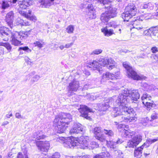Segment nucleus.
Returning <instances> with one entry per match:
<instances>
[{
    "mask_svg": "<svg viewBox=\"0 0 158 158\" xmlns=\"http://www.w3.org/2000/svg\"><path fill=\"white\" fill-rule=\"evenodd\" d=\"M119 98L117 97L113 104L118 106L114 107L111 113V115L114 117L118 116V120L120 122L130 123L135 121L137 120L136 114L133 108L131 107H128L127 104H124L123 101L119 100Z\"/></svg>",
    "mask_w": 158,
    "mask_h": 158,
    "instance_id": "f257e3e1",
    "label": "nucleus"
},
{
    "mask_svg": "<svg viewBox=\"0 0 158 158\" xmlns=\"http://www.w3.org/2000/svg\"><path fill=\"white\" fill-rule=\"evenodd\" d=\"M32 30H33L24 32H12L7 28L1 27L0 28V37L4 41H8L9 38L10 37L12 44L15 46H19L21 44V42L19 40L25 39L31 34Z\"/></svg>",
    "mask_w": 158,
    "mask_h": 158,
    "instance_id": "f03ea898",
    "label": "nucleus"
},
{
    "mask_svg": "<svg viewBox=\"0 0 158 158\" xmlns=\"http://www.w3.org/2000/svg\"><path fill=\"white\" fill-rule=\"evenodd\" d=\"M89 137L87 136H82L79 138L71 136L67 139L60 137L56 139L57 141L62 143L63 146L67 148L79 145L80 148L83 149L86 148L88 145Z\"/></svg>",
    "mask_w": 158,
    "mask_h": 158,
    "instance_id": "7ed1b4c3",
    "label": "nucleus"
},
{
    "mask_svg": "<svg viewBox=\"0 0 158 158\" xmlns=\"http://www.w3.org/2000/svg\"><path fill=\"white\" fill-rule=\"evenodd\" d=\"M72 120V116L69 113H61L56 116L53 123L56 132L59 133L64 132Z\"/></svg>",
    "mask_w": 158,
    "mask_h": 158,
    "instance_id": "20e7f679",
    "label": "nucleus"
},
{
    "mask_svg": "<svg viewBox=\"0 0 158 158\" xmlns=\"http://www.w3.org/2000/svg\"><path fill=\"white\" fill-rule=\"evenodd\" d=\"M118 97L120 100L121 99L123 101V102L124 104H127L130 100L136 101L139 98V94L137 90H128L125 89L121 91Z\"/></svg>",
    "mask_w": 158,
    "mask_h": 158,
    "instance_id": "39448f33",
    "label": "nucleus"
},
{
    "mask_svg": "<svg viewBox=\"0 0 158 158\" xmlns=\"http://www.w3.org/2000/svg\"><path fill=\"white\" fill-rule=\"evenodd\" d=\"M137 9L133 4H131L126 6L125 11L122 15V17L124 21H128L130 19L135 15Z\"/></svg>",
    "mask_w": 158,
    "mask_h": 158,
    "instance_id": "423d86ee",
    "label": "nucleus"
},
{
    "mask_svg": "<svg viewBox=\"0 0 158 158\" xmlns=\"http://www.w3.org/2000/svg\"><path fill=\"white\" fill-rule=\"evenodd\" d=\"M117 13L115 8L111 7H107V10L102 14L100 19L103 22H107L109 20L116 16Z\"/></svg>",
    "mask_w": 158,
    "mask_h": 158,
    "instance_id": "0eeeda50",
    "label": "nucleus"
},
{
    "mask_svg": "<svg viewBox=\"0 0 158 158\" xmlns=\"http://www.w3.org/2000/svg\"><path fill=\"white\" fill-rule=\"evenodd\" d=\"M123 65L127 71V75L129 77H130L133 80H141L143 79V76L142 75L138 74L133 70L132 67L129 65L128 63L126 62H123Z\"/></svg>",
    "mask_w": 158,
    "mask_h": 158,
    "instance_id": "6e6552de",
    "label": "nucleus"
},
{
    "mask_svg": "<svg viewBox=\"0 0 158 158\" xmlns=\"http://www.w3.org/2000/svg\"><path fill=\"white\" fill-rule=\"evenodd\" d=\"M100 65L106 66L109 69H112L114 67L115 62L112 58L106 59L104 57H101L98 60Z\"/></svg>",
    "mask_w": 158,
    "mask_h": 158,
    "instance_id": "1a4fd4ad",
    "label": "nucleus"
},
{
    "mask_svg": "<svg viewBox=\"0 0 158 158\" xmlns=\"http://www.w3.org/2000/svg\"><path fill=\"white\" fill-rule=\"evenodd\" d=\"M36 144L38 149L41 151L47 152L50 148V144L47 141H37Z\"/></svg>",
    "mask_w": 158,
    "mask_h": 158,
    "instance_id": "9d476101",
    "label": "nucleus"
},
{
    "mask_svg": "<svg viewBox=\"0 0 158 158\" xmlns=\"http://www.w3.org/2000/svg\"><path fill=\"white\" fill-rule=\"evenodd\" d=\"M116 96H114L112 98L106 99L104 103L101 105L99 104L98 106L99 110L101 111H106L109 107L110 105L112 104L113 100L116 99Z\"/></svg>",
    "mask_w": 158,
    "mask_h": 158,
    "instance_id": "9b49d317",
    "label": "nucleus"
},
{
    "mask_svg": "<svg viewBox=\"0 0 158 158\" xmlns=\"http://www.w3.org/2000/svg\"><path fill=\"white\" fill-rule=\"evenodd\" d=\"M79 110L81 114L80 116L83 117L86 119L90 120L91 118L88 116V113L92 112V110L89 108L85 105H81L80 107Z\"/></svg>",
    "mask_w": 158,
    "mask_h": 158,
    "instance_id": "f8f14e48",
    "label": "nucleus"
},
{
    "mask_svg": "<svg viewBox=\"0 0 158 158\" xmlns=\"http://www.w3.org/2000/svg\"><path fill=\"white\" fill-rule=\"evenodd\" d=\"M82 125L79 123H75L71 129L69 133L70 134H78L82 132L83 131Z\"/></svg>",
    "mask_w": 158,
    "mask_h": 158,
    "instance_id": "ddd939ff",
    "label": "nucleus"
},
{
    "mask_svg": "<svg viewBox=\"0 0 158 158\" xmlns=\"http://www.w3.org/2000/svg\"><path fill=\"white\" fill-rule=\"evenodd\" d=\"M94 131L96 139L102 142L105 140L103 135L101 133V130L100 127H95L94 129Z\"/></svg>",
    "mask_w": 158,
    "mask_h": 158,
    "instance_id": "4468645a",
    "label": "nucleus"
},
{
    "mask_svg": "<svg viewBox=\"0 0 158 158\" xmlns=\"http://www.w3.org/2000/svg\"><path fill=\"white\" fill-rule=\"evenodd\" d=\"M154 7V4L151 2L148 3H139L138 5V11L142 12H143V11L142 10L143 9H148V10H152Z\"/></svg>",
    "mask_w": 158,
    "mask_h": 158,
    "instance_id": "2eb2a0df",
    "label": "nucleus"
},
{
    "mask_svg": "<svg viewBox=\"0 0 158 158\" xmlns=\"http://www.w3.org/2000/svg\"><path fill=\"white\" fill-rule=\"evenodd\" d=\"M19 13L21 15L28 19L34 22H35L37 20V18L34 15H31V11L30 10H28L27 13H26L23 10L20 11Z\"/></svg>",
    "mask_w": 158,
    "mask_h": 158,
    "instance_id": "dca6fc26",
    "label": "nucleus"
},
{
    "mask_svg": "<svg viewBox=\"0 0 158 158\" xmlns=\"http://www.w3.org/2000/svg\"><path fill=\"white\" fill-rule=\"evenodd\" d=\"M100 64L99 62L96 60L93 61L92 62H90L88 64L87 67L89 68H92L94 70H97L99 72L101 73L102 71L101 68H100Z\"/></svg>",
    "mask_w": 158,
    "mask_h": 158,
    "instance_id": "f3484780",
    "label": "nucleus"
},
{
    "mask_svg": "<svg viewBox=\"0 0 158 158\" xmlns=\"http://www.w3.org/2000/svg\"><path fill=\"white\" fill-rule=\"evenodd\" d=\"M87 8L88 9V16L90 19H94L96 17L95 9L91 3L88 4Z\"/></svg>",
    "mask_w": 158,
    "mask_h": 158,
    "instance_id": "a211bd4d",
    "label": "nucleus"
},
{
    "mask_svg": "<svg viewBox=\"0 0 158 158\" xmlns=\"http://www.w3.org/2000/svg\"><path fill=\"white\" fill-rule=\"evenodd\" d=\"M79 87V82L76 80L70 82L68 86L69 90L72 91H77Z\"/></svg>",
    "mask_w": 158,
    "mask_h": 158,
    "instance_id": "6ab92c4d",
    "label": "nucleus"
},
{
    "mask_svg": "<svg viewBox=\"0 0 158 158\" xmlns=\"http://www.w3.org/2000/svg\"><path fill=\"white\" fill-rule=\"evenodd\" d=\"M33 137L37 139L40 140L44 139L47 136L42 131H39L34 133L33 135Z\"/></svg>",
    "mask_w": 158,
    "mask_h": 158,
    "instance_id": "aec40b11",
    "label": "nucleus"
},
{
    "mask_svg": "<svg viewBox=\"0 0 158 158\" xmlns=\"http://www.w3.org/2000/svg\"><path fill=\"white\" fill-rule=\"evenodd\" d=\"M145 146V143H144L140 147L135 149L134 152V155L137 158H140L142 156V150Z\"/></svg>",
    "mask_w": 158,
    "mask_h": 158,
    "instance_id": "412c9836",
    "label": "nucleus"
},
{
    "mask_svg": "<svg viewBox=\"0 0 158 158\" xmlns=\"http://www.w3.org/2000/svg\"><path fill=\"white\" fill-rule=\"evenodd\" d=\"M106 142L107 147L110 148L114 149L116 148L117 144H121L123 142V141L121 139H118L116 142L112 141H106Z\"/></svg>",
    "mask_w": 158,
    "mask_h": 158,
    "instance_id": "4be33fe9",
    "label": "nucleus"
},
{
    "mask_svg": "<svg viewBox=\"0 0 158 158\" xmlns=\"http://www.w3.org/2000/svg\"><path fill=\"white\" fill-rule=\"evenodd\" d=\"M131 24L133 26V28H136L138 30L143 28L140 23V21L138 19H135L132 21H131Z\"/></svg>",
    "mask_w": 158,
    "mask_h": 158,
    "instance_id": "5701e85b",
    "label": "nucleus"
},
{
    "mask_svg": "<svg viewBox=\"0 0 158 158\" xmlns=\"http://www.w3.org/2000/svg\"><path fill=\"white\" fill-rule=\"evenodd\" d=\"M116 78L114 75L113 74L109 72L106 73L105 74H103L101 82H103L105 80H108L109 79L113 80H114Z\"/></svg>",
    "mask_w": 158,
    "mask_h": 158,
    "instance_id": "b1692460",
    "label": "nucleus"
},
{
    "mask_svg": "<svg viewBox=\"0 0 158 158\" xmlns=\"http://www.w3.org/2000/svg\"><path fill=\"white\" fill-rule=\"evenodd\" d=\"M108 27H106L102 29V32L103 33L104 35L106 36H109L113 34H115L114 31L112 29H108Z\"/></svg>",
    "mask_w": 158,
    "mask_h": 158,
    "instance_id": "393cba45",
    "label": "nucleus"
},
{
    "mask_svg": "<svg viewBox=\"0 0 158 158\" xmlns=\"http://www.w3.org/2000/svg\"><path fill=\"white\" fill-rule=\"evenodd\" d=\"M19 4L20 8L25 9L30 6V3L28 0H23L19 1Z\"/></svg>",
    "mask_w": 158,
    "mask_h": 158,
    "instance_id": "a878e982",
    "label": "nucleus"
},
{
    "mask_svg": "<svg viewBox=\"0 0 158 158\" xmlns=\"http://www.w3.org/2000/svg\"><path fill=\"white\" fill-rule=\"evenodd\" d=\"M14 14L11 11L8 13L6 16V20L8 24H11L14 19Z\"/></svg>",
    "mask_w": 158,
    "mask_h": 158,
    "instance_id": "bb28decb",
    "label": "nucleus"
},
{
    "mask_svg": "<svg viewBox=\"0 0 158 158\" xmlns=\"http://www.w3.org/2000/svg\"><path fill=\"white\" fill-rule=\"evenodd\" d=\"M40 6L42 7L48 8L51 6V3L49 0H40Z\"/></svg>",
    "mask_w": 158,
    "mask_h": 158,
    "instance_id": "cd10ccee",
    "label": "nucleus"
},
{
    "mask_svg": "<svg viewBox=\"0 0 158 158\" xmlns=\"http://www.w3.org/2000/svg\"><path fill=\"white\" fill-rule=\"evenodd\" d=\"M151 98L152 97L150 95L147 94H143L141 97V99L143 104L147 103V102L150 101Z\"/></svg>",
    "mask_w": 158,
    "mask_h": 158,
    "instance_id": "c85d7f7f",
    "label": "nucleus"
},
{
    "mask_svg": "<svg viewBox=\"0 0 158 158\" xmlns=\"http://www.w3.org/2000/svg\"><path fill=\"white\" fill-rule=\"evenodd\" d=\"M110 156V154L107 152H104L97 154L95 156L94 158H108Z\"/></svg>",
    "mask_w": 158,
    "mask_h": 158,
    "instance_id": "c756f323",
    "label": "nucleus"
},
{
    "mask_svg": "<svg viewBox=\"0 0 158 158\" xmlns=\"http://www.w3.org/2000/svg\"><path fill=\"white\" fill-rule=\"evenodd\" d=\"M124 135L126 137L131 138L132 136L135 134V132L133 131H131L130 130L126 128L123 131Z\"/></svg>",
    "mask_w": 158,
    "mask_h": 158,
    "instance_id": "7c9ffc66",
    "label": "nucleus"
},
{
    "mask_svg": "<svg viewBox=\"0 0 158 158\" xmlns=\"http://www.w3.org/2000/svg\"><path fill=\"white\" fill-rule=\"evenodd\" d=\"M142 139V136L139 134L134 136L132 139L136 143V145H137L141 141Z\"/></svg>",
    "mask_w": 158,
    "mask_h": 158,
    "instance_id": "2f4dec72",
    "label": "nucleus"
},
{
    "mask_svg": "<svg viewBox=\"0 0 158 158\" xmlns=\"http://www.w3.org/2000/svg\"><path fill=\"white\" fill-rule=\"evenodd\" d=\"M137 146L136 143L132 139L131 140H130L127 142V145L125 147L126 148L127 147L134 148L136 147Z\"/></svg>",
    "mask_w": 158,
    "mask_h": 158,
    "instance_id": "473e14b6",
    "label": "nucleus"
},
{
    "mask_svg": "<svg viewBox=\"0 0 158 158\" xmlns=\"http://www.w3.org/2000/svg\"><path fill=\"white\" fill-rule=\"evenodd\" d=\"M114 154L118 158H123V154L120 150L117 149L114 150Z\"/></svg>",
    "mask_w": 158,
    "mask_h": 158,
    "instance_id": "72a5a7b5",
    "label": "nucleus"
},
{
    "mask_svg": "<svg viewBox=\"0 0 158 158\" xmlns=\"http://www.w3.org/2000/svg\"><path fill=\"white\" fill-rule=\"evenodd\" d=\"M18 21H19L18 23H17L18 25H20L22 26H27L30 25V23L28 21H23V20H21L20 18L18 19Z\"/></svg>",
    "mask_w": 158,
    "mask_h": 158,
    "instance_id": "f704fd0d",
    "label": "nucleus"
},
{
    "mask_svg": "<svg viewBox=\"0 0 158 158\" xmlns=\"http://www.w3.org/2000/svg\"><path fill=\"white\" fill-rule=\"evenodd\" d=\"M118 25H117L116 22L114 21H111L107 24L106 27H112L114 28H118Z\"/></svg>",
    "mask_w": 158,
    "mask_h": 158,
    "instance_id": "c9c22d12",
    "label": "nucleus"
},
{
    "mask_svg": "<svg viewBox=\"0 0 158 158\" xmlns=\"http://www.w3.org/2000/svg\"><path fill=\"white\" fill-rule=\"evenodd\" d=\"M158 140V138H157L156 139H148L146 141V143H145V144H148V145H147L145 147L147 148V147L150 144L154 142H155Z\"/></svg>",
    "mask_w": 158,
    "mask_h": 158,
    "instance_id": "e433bc0d",
    "label": "nucleus"
},
{
    "mask_svg": "<svg viewBox=\"0 0 158 158\" xmlns=\"http://www.w3.org/2000/svg\"><path fill=\"white\" fill-rule=\"evenodd\" d=\"M35 47H37L39 48H41L43 47L44 45V42L42 40L36 41L33 43Z\"/></svg>",
    "mask_w": 158,
    "mask_h": 158,
    "instance_id": "4c0bfd02",
    "label": "nucleus"
},
{
    "mask_svg": "<svg viewBox=\"0 0 158 158\" xmlns=\"http://www.w3.org/2000/svg\"><path fill=\"white\" fill-rule=\"evenodd\" d=\"M152 31V35L154 36H157L158 37V35L157 34L158 33V26L156 27H151Z\"/></svg>",
    "mask_w": 158,
    "mask_h": 158,
    "instance_id": "58836bf2",
    "label": "nucleus"
},
{
    "mask_svg": "<svg viewBox=\"0 0 158 158\" xmlns=\"http://www.w3.org/2000/svg\"><path fill=\"white\" fill-rule=\"evenodd\" d=\"M74 27L72 25H70L67 27L66 28V32L69 34L73 33V32Z\"/></svg>",
    "mask_w": 158,
    "mask_h": 158,
    "instance_id": "ea45409f",
    "label": "nucleus"
},
{
    "mask_svg": "<svg viewBox=\"0 0 158 158\" xmlns=\"http://www.w3.org/2000/svg\"><path fill=\"white\" fill-rule=\"evenodd\" d=\"M1 45L5 47L9 52H10L12 49L10 44L8 43H1Z\"/></svg>",
    "mask_w": 158,
    "mask_h": 158,
    "instance_id": "a19ab883",
    "label": "nucleus"
},
{
    "mask_svg": "<svg viewBox=\"0 0 158 158\" xmlns=\"http://www.w3.org/2000/svg\"><path fill=\"white\" fill-rule=\"evenodd\" d=\"M143 89L145 91H149L152 90V86L149 85L147 83H144L143 85Z\"/></svg>",
    "mask_w": 158,
    "mask_h": 158,
    "instance_id": "79ce46f5",
    "label": "nucleus"
},
{
    "mask_svg": "<svg viewBox=\"0 0 158 158\" xmlns=\"http://www.w3.org/2000/svg\"><path fill=\"white\" fill-rule=\"evenodd\" d=\"M104 133L109 137L112 136L114 135V133L111 130H107L104 129L103 130Z\"/></svg>",
    "mask_w": 158,
    "mask_h": 158,
    "instance_id": "37998d69",
    "label": "nucleus"
},
{
    "mask_svg": "<svg viewBox=\"0 0 158 158\" xmlns=\"http://www.w3.org/2000/svg\"><path fill=\"white\" fill-rule=\"evenodd\" d=\"M151 27H150L148 29L145 30L144 31L143 35L144 36H150L151 35V33H152V31Z\"/></svg>",
    "mask_w": 158,
    "mask_h": 158,
    "instance_id": "c03bdc74",
    "label": "nucleus"
},
{
    "mask_svg": "<svg viewBox=\"0 0 158 158\" xmlns=\"http://www.w3.org/2000/svg\"><path fill=\"white\" fill-rule=\"evenodd\" d=\"M88 146L86 148H88ZM98 147V144L95 142H92L90 143V145L88 148H91L92 149L94 148H96Z\"/></svg>",
    "mask_w": 158,
    "mask_h": 158,
    "instance_id": "a18cd8bd",
    "label": "nucleus"
},
{
    "mask_svg": "<svg viewBox=\"0 0 158 158\" xmlns=\"http://www.w3.org/2000/svg\"><path fill=\"white\" fill-rule=\"evenodd\" d=\"M89 155H84L83 156H77L75 157L73 156H66L65 158H89Z\"/></svg>",
    "mask_w": 158,
    "mask_h": 158,
    "instance_id": "49530a36",
    "label": "nucleus"
},
{
    "mask_svg": "<svg viewBox=\"0 0 158 158\" xmlns=\"http://www.w3.org/2000/svg\"><path fill=\"white\" fill-rule=\"evenodd\" d=\"M149 120V118L148 117L145 118H142L140 120V123L143 125L145 126L146 125V123L148 122Z\"/></svg>",
    "mask_w": 158,
    "mask_h": 158,
    "instance_id": "de8ad7c7",
    "label": "nucleus"
},
{
    "mask_svg": "<svg viewBox=\"0 0 158 158\" xmlns=\"http://www.w3.org/2000/svg\"><path fill=\"white\" fill-rule=\"evenodd\" d=\"M102 52V50L101 49H95L91 53V55H98L101 54Z\"/></svg>",
    "mask_w": 158,
    "mask_h": 158,
    "instance_id": "09e8293b",
    "label": "nucleus"
},
{
    "mask_svg": "<svg viewBox=\"0 0 158 158\" xmlns=\"http://www.w3.org/2000/svg\"><path fill=\"white\" fill-rule=\"evenodd\" d=\"M2 8L3 9H5L9 6V5L6 2L2 1L1 3Z\"/></svg>",
    "mask_w": 158,
    "mask_h": 158,
    "instance_id": "8fccbe9b",
    "label": "nucleus"
},
{
    "mask_svg": "<svg viewBox=\"0 0 158 158\" xmlns=\"http://www.w3.org/2000/svg\"><path fill=\"white\" fill-rule=\"evenodd\" d=\"M128 128V125H125L123 124H120L118 126V129L119 130L120 129H122V130L123 131L126 128L127 129Z\"/></svg>",
    "mask_w": 158,
    "mask_h": 158,
    "instance_id": "3c124183",
    "label": "nucleus"
},
{
    "mask_svg": "<svg viewBox=\"0 0 158 158\" xmlns=\"http://www.w3.org/2000/svg\"><path fill=\"white\" fill-rule=\"evenodd\" d=\"M151 117V119L150 121L156 119L158 117V114L157 113L154 111L152 114Z\"/></svg>",
    "mask_w": 158,
    "mask_h": 158,
    "instance_id": "603ef678",
    "label": "nucleus"
},
{
    "mask_svg": "<svg viewBox=\"0 0 158 158\" xmlns=\"http://www.w3.org/2000/svg\"><path fill=\"white\" fill-rule=\"evenodd\" d=\"M23 50L26 51L27 52H30L31 51V50L28 47H20L19 48V50Z\"/></svg>",
    "mask_w": 158,
    "mask_h": 158,
    "instance_id": "864d4df0",
    "label": "nucleus"
},
{
    "mask_svg": "<svg viewBox=\"0 0 158 158\" xmlns=\"http://www.w3.org/2000/svg\"><path fill=\"white\" fill-rule=\"evenodd\" d=\"M40 78V77L39 75H36L31 80V82L32 83L35 81H37Z\"/></svg>",
    "mask_w": 158,
    "mask_h": 158,
    "instance_id": "5fc2aeb1",
    "label": "nucleus"
},
{
    "mask_svg": "<svg viewBox=\"0 0 158 158\" xmlns=\"http://www.w3.org/2000/svg\"><path fill=\"white\" fill-rule=\"evenodd\" d=\"M151 57V58L154 59V62L158 61V54L152 55Z\"/></svg>",
    "mask_w": 158,
    "mask_h": 158,
    "instance_id": "6e6d98bb",
    "label": "nucleus"
},
{
    "mask_svg": "<svg viewBox=\"0 0 158 158\" xmlns=\"http://www.w3.org/2000/svg\"><path fill=\"white\" fill-rule=\"evenodd\" d=\"M151 101L147 102V103H145L143 104L148 108H151L153 106V103H152Z\"/></svg>",
    "mask_w": 158,
    "mask_h": 158,
    "instance_id": "4d7b16f0",
    "label": "nucleus"
},
{
    "mask_svg": "<svg viewBox=\"0 0 158 158\" xmlns=\"http://www.w3.org/2000/svg\"><path fill=\"white\" fill-rule=\"evenodd\" d=\"M151 50L153 53H156L158 52V48L156 47H152Z\"/></svg>",
    "mask_w": 158,
    "mask_h": 158,
    "instance_id": "13d9d810",
    "label": "nucleus"
},
{
    "mask_svg": "<svg viewBox=\"0 0 158 158\" xmlns=\"http://www.w3.org/2000/svg\"><path fill=\"white\" fill-rule=\"evenodd\" d=\"M73 44V42L69 44H67L65 45L64 47L66 48H69L71 47Z\"/></svg>",
    "mask_w": 158,
    "mask_h": 158,
    "instance_id": "bf43d9fd",
    "label": "nucleus"
},
{
    "mask_svg": "<svg viewBox=\"0 0 158 158\" xmlns=\"http://www.w3.org/2000/svg\"><path fill=\"white\" fill-rule=\"evenodd\" d=\"M25 60L26 62L29 64H31V60L27 56H25Z\"/></svg>",
    "mask_w": 158,
    "mask_h": 158,
    "instance_id": "052dcab7",
    "label": "nucleus"
},
{
    "mask_svg": "<svg viewBox=\"0 0 158 158\" xmlns=\"http://www.w3.org/2000/svg\"><path fill=\"white\" fill-rule=\"evenodd\" d=\"M17 158H25V157L21 152H19L17 154Z\"/></svg>",
    "mask_w": 158,
    "mask_h": 158,
    "instance_id": "680f3d73",
    "label": "nucleus"
},
{
    "mask_svg": "<svg viewBox=\"0 0 158 158\" xmlns=\"http://www.w3.org/2000/svg\"><path fill=\"white\" fill-rule=\"evenodd\" d=\"M4 53V48L3 47L0 46V55H3Z\"/></svg>",
    "mask_w": 158,
    "mask_h": 158,
    "instance_id": "e2e57ef3",
    "label": "nucleus"
},
{
    "mask_svg": "<svg viewBox=\"0 0 158 158\" xmlns=\"http://www.w3.org/2000/svg\"><path fill=\"white\" fill-rule=\"evenodd\" d=\"M44 154L42 153L41 154V155L39 156L38 158H48V155L47 153L45 154V155L44 158Z\"/></svg>",
    "mask_w": 158,
    "mask_h": 158,
    "instance_id": "0e129e2a",
    "label": "nucleus"
},
{
    "mask_svg": "<svg viewBox=\"0 0 158 158\" xmlns=\"http://www.w3.org/2000/svg\"><path fill=\"white\" fill-rule=\"evenodd\" d=\"M15 117L18 118H23V117L21 116V114L19 113H16L15 114Z\"/></svg>",
    "mask_w": 158,
    "mask_h": 158,
    "instance_id": "69168bd1",
    "label": "nucleus"
},
{
    "mask_svg": "<svg viewBox=\"0 0 158 158\" xmlns=\"http://www.w3.org/2000/svg\"><path fill=\"white\" fill-rule=\"evenodd\" d=\"M9 123V122H8V121H5L4 122H3L2 123V124L1 125V126H5V125H7Z\"/></svg>",
    "mask_w": 158,
    "mask_h": 158,
    "instance_id": "338daca9",
    "label": "nucleus"
},
{
    "mask_svg": "<svg viewBox=\"0 0 158 158\" xmlns=\"http://www.w3.org/2000/svg\"><path fill=\"white\" fill-rule=\"evenodd\" d=\"M12 116V113L10 114H7L6 115L5 117L7 118H10Z\"/></svg>",
    "mask_w": 158,
    "mask_h": 158,
    "instance_id": "774afa93",
    "label": "nucleus"
}]
</instances>
